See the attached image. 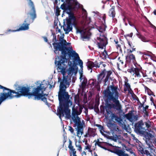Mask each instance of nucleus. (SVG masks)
Segmentation results:
<instances>
[{
  "label": "nucleus",
  "mask_w": 156,
  "mask_h": 156,
  "mask_svg": "<svg viewBox=\"0 0 156 156\" xmlns=\"http://www.w3.org/2000/svg\"><path fill=\"white\" fill-rule=\"evenodd\" d=\"M73 58H71L70 59H68V58H67L68 60L69 61L68 62V65L69 66V67L68 69V75L67 76H65V75L66 73V69L67 68V66L65 64L66 63V62L65 60H67L66 59H63L62 58H56L55 61V64H56L57 63V69L58 72H60L63 75V77L62 79V80L61 79L59 78H58V81L61 80V81H63V79L66 80H67L68 82V84L69 85V82L71 81V76L73 74L74 72L75 71V69L74 66H76L78 63L79 64L78 61L77 62V64L76 65H74L73 64V62L72 60Z\"/></svg>",
  "instance_id": "3"
},
{
  "label": "nucleus",
  "mask_w": 156,
  "mask_h": 156,
  "mask_svg": "<svg viewBox=\"0 0 156 156\" xmlns=\"http://www.w3.org/2000/svg\"><path fill=\"white\" fill-rule=\"evenodd\" d=\"M60 11L59 8L58 6L56 7V14L57 16H59L60 15Z\"/></svg>",
  "instance_id": "37"
},
{
  "label": "nucleus",
  "mask_w": 156,
  "mask_h": 156,
  "mask_svg": "<svg viewBox=\"0 0 156 156\" xmlns=\"http://www.w3.org/2000/svg\"><path fill=\"white\" fill-rule=\"evenodd\" d=\"M104 50L102 52V55L101 56L102 58L104 59H106L107 58V56H108V52L106 50V48H104Z\"/></svg>",
  "instance_id": "27"
},
{
  "label": "nucleus",
  "mask_w": 156,
  "mask_h": 156,
  "mask_svg": "<svg viewBox=\"0 0 156 156\" xmlns=\"http://www.w3.org/2000/svg\"><path fill=\"white\" fill-rule=\"evenodd\" d=\"M127 71L128 72L130 73H134L133 75L135 74L134 76L137 78H140L141 77V75L140 73L142 72V69L141 68H134L133 67H131L130 69H128Z\"/></svg>",
  "instance_id": "12"
},
{
  "label": "nucleus",
  "mask_w": 156,
  "mask_h": 156,
  "mask_svg": "<svg viewBox=\"0 0 156 156\" xmlns=\"http://www.w3.org/2000/svg\"><path fill=\"white\" fill-rule=\"evenodd\" d=\"M69 105L59 107L58 108L57 115L60 118L63 117L64 114L66 115V117L67 119H69L71 117L70 110L69 109Z\"/></svg>",
  "instance_id": "8"
},
{
  "label": "nucleus",
  "mask_w": 156,
  "mask_h": 156,
  "mask_svg": "<svg viewBox=\"0 0 156 156\" xmlns=\"http://www.w3.org/2000/svg\"><path fill=\"white\" fill-rule=\"evenodd\" d=\"M107 27L105 24L103 23L101 26H99L98 28V30L101 33L105 31V30L106 28Z\"/></svg>",
  "instance_id": "23"
},
{
  "label": "nucleus",
  "mask_w": 156,
  "mask_h": 156,
  "mask_svg": "<svg viewBox=\"0 0 156 156\" xmlns=\"http://www.w3.org/2000/svg\"><path fill=\"white\" fill-rule=\"evenodd\" d=\"M94 63V67L96 68H99L100 67V62L98 63V61H95L94 62H93Z\"/></svg>",
  "instance_id": "36"
},
{
  "label": "nucleus",
  "mask_w": 156,
  "mask_h": 156,
  "mask_svg": "<svg viewBox=\"0 0 156 156\" xmlns=\"http://www.w3.org/2000/svg\"><path fill=\"white\" fill-rule=\"evenodd\" d=\"M147 148V149L150 150V151L151 152H153L155 151V147L152 145H150V144L148 145V147Z\"/></svg>",
  "instance_id": "29"
},
{
  "label": "nucleus",
  "mask_w": 156,
  "mask_h": 156,
  "mask_svg": "<svg viewBox=\"0 0 156 156\" xmlns=\"http://www.w3.org/2000/svg\"><path fill=\"white\" fill-rule=\"evenodd\" d=\"M105 106L101 105L100 107V112L103 114H105Z\"/></svg>",
  "instance_id": "31"
},
{
  "label": "nucleus",
  "mask_w": 156,
  "mask_h": 156,
  "mask_svg": "<svg viewBox=\"0 0 156 156\" xmlns=\"http://www.w3.org/2000/svg\"><path fill=\"white\" fill-rule=\"evenodd\" d=\"M133 35V33H130L129 34H127L126 35H125V36L132 37Z\"/></svg>",
  "instance_id": "50"
},
{
  "label": "nucleus",
  "mask_w": 156,
  "mask_h": 156,
  "mask_svg": "<svg viewBox=\"0 0 156 156\" xmlns=\"http://www.w3.org/2000/svg\"><path fill=\"white\" fill-rule=\"evenodd\" d=\"M132 98L134 100H136L137 99V98H138L137 96L134 93L132 95Z\"/></svg>",
  "instance_id": "45"
},
{
  "label": "nucleus",
  "mask_w": 156,
  "mask_h": 156,
  "mask_svg": "<svg viewBox=\"0 0 156 156\" xmlns=\"http://www.w3.org/2000/svg\"><path fill=\"white\" fill-rule=\"evenodd\" d=\"M126 62L125 64L126 67L127 66L129 67L132 65V63L135 66V64L136 63V58L135 55L133 54L127 55L126 57Z\"/></svg>",
  "instance_id": "11"
},
{
  "label": "nucleus",
  "mask_w": 156,
  "mask_h": 156,
  "mask_svg": "<svg viewBox=\"0 0 156 156\" xmlns=\"http://www.w3.org/2000/svg\"><path fill=\"white\" fill-rule=\"evenodd\" d=\"M118 60H119V62H120V63L122 65L123 64L124 62H123V61H122V60H121L120 59V57H119L118 58Z\"/></svg>",
  "instance_id": "60"
},
{
  "label": "nucleus",
  "mask_w": 156,
  "mask_h": 156,
  "mask_svg": "<svg viewBox=\"0 0 156 156\" xmlns=\"http://www.w3.org/2000/svg\"><path fill=\"white\" fill-rule=\"evenodd\" d=\"M145 123L146 127H147V128H149V127H151L150 124H149L147 122H145Z\"/></svg>",
  "instance_id": "54"
},
{
  "label": "nucleus",
  "mask_w": 156,
  "mask_h": 156,
  "mask_svg": "<svg viewBox=\"0 0 156 156\" xmlns=\"http://www.w3.org/2000/svg\"><path fill=\"white\" fill-rule=\"evenodd\" d=\"M137 36L140 38L143 41L146 42L148 41L147 40L146 38L144 36L141 35L140 33H138L136 34Z\"/></svg>",
  "instance_id": "26"
},
{
  "label": "nucleus",
  "mask_w": 156,
  "mask_h": 156,
  "mask_svg": "<svg viewBox=\"0 0 156 156\" xmlns=\"http://www.w3.org/2000/svg\"><path fill=\"white\" fill-rule=\"evenodd\" d=\"M30 1L29 3V5L30 7H31V9H35L34 5L33 3V2L32 1H31V0H29Z\"/></svg>",
  "instance_id": "35"
},
{
  "label": "nucleus",
  "mask_w": 156,
  "mask_h": 156,
  "mask_svg": "<svg viewBox=\"0 0 156 156\" xmlns=\"http://www.w3.org/2000/svg\"><path fill=\"white\" fill-rule=\"evenodd\" d=\"M144 126V123L143 121L142 120L139 121L135 124L134 131L137 134H144L146 130Z\"/></svg>",
  "instance_id": "10"
},
{
  "label": "nucleus",
  "mask_w": 156,
  "mask_h": 156,
  "mask_svg": "<svg viewBox=\"0 0 156 156\" xmlns=\"http://www.w3.org/2000/svg\"><path fill=\"white\" fill-rule=\"evenodd\" d=\"M150 98V100L151 101V103H153V105H154V99L152 97H151Z\"/></svg>",
  "instance_id": "58"
},
{
  "label": "nucleus",
  "mask_w": 156,
  "mask_h": 156,
  "mask_svg": "<svg viewBox=\"0 0 156 156\" xmlns=\"http://www.w3.org/2000/svg\"><path fill=\"white\" fill-rule=\"evenodd\" d=\"M53 35L52 41L55 49L54 52L58 55V58H62L66 59V56H68V59H70L71 58H73L72 60L74 65H76L77 62L78 61L79 65L81 67L82 70H83V62L80 59L79 55L75 51H73V49L68 47L67 46V43L66 40L62 38L59 42L56 43L57 39L55 33H52Z\"/></svg>",
  "instance_id": "1"
},
{
  "label": "nucleus",
  "mask_w": 156,
  "mask_h": 156,
  "mask_svg": "<svg viewBox=\"0 0 156 156\" xmlns=\"http://www.w3.org/2000/svg\"><path fill=\"white\" fill-rule=\"evenodd\" d=\"M97 39L98 40L97 44L99 48L103 49L106 48V45L108 44V39L105 35L100 34Z\"/></svg>",
  "instance_id": "9"
},
{
  "label": "nucleus",
  "mask_w": 156,
  "mask_h": 156,
  "mask_svg": "<svg viewBox=\"0 0 156 156\" xmlns=\"http://www.w3.org/2000/svg\"><path fill=\"white\" fill-rule=\"evenodd\" d=\"M102 65L104 67H105L106 66V65L105 63L104 62L102 61H101L100 62V65Z\"/></svg>",
  "instance_id": "53"
},
{
  "label": "nucleus",
  "mask_w": 156,
  "mask_h": 156,
  "mask_svg": "<svg viewBox=\"0 0 156 156\" xmlns=\"http://www.w3.org/2000/svg\"><path fill=\"white\" fill-rule=\"evenodd\" d=\"M106 69H104L98 75V80L99 82L101 83L105 76Z\"/></svg>",
  "instance_id": "17"
},
{
  "label": "nucleus",
  "mask_w": 156,
  "mask_h": 156,
  "mask_svg": "<svg viewBox=\"0 0 156 156\" xmlns=\"http://www.w3.org/2000/svg\"><path fill=\"white\" fill-rule=\"evenodd\" d=\"M73 147L72 146V141L69 140V144L68 146V147L69 149L70 148H72V147Z\"/></svg>",
  "instance_id": "44"
},
{
  "label": "nucleus",
  "mask_w": 156,
  "mask_h": 156,
  "mask_svg": "<svg viewBox=\"0 0 156 156\" xmlns=\"http://www.w3.org/2000/svg\"><path fill=\"white\" fill-rule=\"evenodd\" d=\"M147 148L145 147L144 146H141L140 144L138 146V151L140 154L142 156H151L152 154L150 153Z\"/></svg>",
  "instance_id": "13"
},
{
  "label": "nucleus",
  "mask_w": 156,
  "mask_h": 156,
  "mask_svg": "<svg viewBox=\"0 0 156 156\" xmlns=\"http://www.w3.org/2000/svg\"><path fill=\"white\" fill-rule=\"evenodd\" d=\"M100 143L101 142L98 141V142H96L95 144L96 145L97 144L98 146L100 147H101L102 146H101V145Z\"/></svg>",
  "instance_id": "56"
},
{
  "label": "nucleus",
  "mask_w": 156,
  "mask_h": 156,
  "mask_svg": "<svg viewBox=\"0 0 156 156\" xmlns=\"http://www.w3.org/2000/svg\"><path fill=\"white\" fill-rule=\"evenodd\" d=\"M95 125L96 126H97L98 128L101 132V133H102V131H104L103 127L101 125H100V124H97Z\"/></svg>",
  "instance_id": "34"
},
{
  "label": "nucleus",
  "mask_w": 156,
  "mask_h": 156,
  "mask_svg": "<svg viewBox=\"0 0 156 156\" xmlns=\"http://www.w3.org/2000/svg\"><path fill=\"white\" fill-rule=\"evenodd\" d=\"M115 7L114 6H112L108 12V16L110 17H112L113 18L115 17Z\"/></svg>",
  "instance_id": "19"
},
{
  "label": "nucleus",
  "mask_w": 156,
  "mask_h": 156,
  "mask_svg": "<svg viewBox=\"0 0 156 156\" xmlns=\"http://www.w3.org/2000/svg\"><path fill=\"white\" fill-rule=\"evenodd\" d=\"M101 83L99 82L98 81L95 83V85H94L95 87L97 89L98 91H99L100 90V84Z\"/></svg>",
  "instance_id": "30"
},
{
  "label": "nucleus",
  "mask_w": 156,
  "mask_h": 156,
  "mask_svg": "<svg viewBox=\"0 0 156 156\" xmlns=\"http://www.w3.org/2000/svg\"><path fill=\"white\" fill-rule=\"evenodd\" d=\"M0 89H2L3 90V92H2L1 93H7L5 91L7 90L9 91V89L8 88L6 87H4L1 85H0Z\"/></svg>",
  "instance_id": "32"
},
{
  "label": "nucleus",
  "mask_w": 156,
  "mask_h": 156,
  "mask_svg": "<svg viewBox=\"0 0 156 156\" xmlns=\"http://www.w3.org/2000/svg\"><path fill=\"white\" fill-rule=\"evenodd\" d=\"M91 148V146L88 144L87 146L85 147V149L87 150H90Z\"/></svg>",
  "instance_id": "55"
},
{
  "label": "nucleus",
  "mask_w": 156,
  "mask_h": 156,
  "mask_svg": "<svg viewBox=\"0 0 156 156\" xmlns=\"http://www.w3.org/2000/svg\"><path fill=\"white\" fill-rule=\"evenodd\" d=\"M76 0H66V2L67 4V5H69V4H71L70 2L71 1H73V2H75Z\"/></svg>",
  "instance_id": "52"
},
{
  "label": "nucleus",
  "mask_w": 156,
  "mask_h": 156,
  "mask_svg": "<svg viewBox=\"0 0 156 156\" xmlns=\"http://www.w3.org/2000/svg\"><path fill=\"white\" fill-rule=\"evenodd\" d=\"M77 32L80 33L81 35L83 33H84V30H82L80 29H77Z\"/></svg>",
  "instance_id": "48"
},
{
  "label": "nucleus",
  "mask_w": 156,
  "mask_h": 156,
  "mask_svg": "<svg viewBox=\"0 0 156 156\" xmlns=\"http://www.w3.org/2000/svg\"><path fill=\"white\" fill-rule=\"evenodd\" d=\"M80 67L81 72L80 73V79L81 80H81H83L82 83V84L83 86H86V85L87 83V78L86 77H84L83 78V73H82L83 72V69L82 71V70H81L82 69H81V67L80 66Z\"/></svg>",
  "instance_id": "18"
},
{
  "label": "nucleus",
  "mask_w": 156,
  "mask_h": 156,
  "mask_svg": "<svg viewBox=\"0 0 156 156\" xmlns=\"http://www.w3.org/2000/svg\"><path fill=\"white\" fill-rule=\"evenodd\" d=\"M125 116L126 119L130 122H133V115L132 113H129L128 114H126L125 115Z\"/></svg>",
  "instance_id": "24"
},
{
  "label": "nucleus",
  "mask_w": 156,
  "mask_h": 156,
  "mask_svg": "<svg viewBox=\"0 0 156 156\" xmlns=\"http://www.w3.org/2000/svg\"><path fill=\"white\" fill-rule=\"evenodd\" d=\"M69 130L70 131L71 133H74V129L71 126H69Z\"/></svg>",
  "instance_id": "46"
},
{
  "label": "nucleus",
  "mask_w": 156,
  "mask_h": 156,
  "mask_svg": "<svg viewBox=\"0 0 156 156\" xmlns=\"http://www.w3.org/2000/svg\"><path fill=\"white\" fill-rule=\"evenodd\" d=\"M73 9V8L71 4L67 5L65 12L69 15V18L66 19V25L64 22L63 26V30L66 34H69V32L72 30V25L76 26V18L72 12Z\"/></svg>",
  "instance_id": "5"
},
{
  "label": "nucleus",
  "mask_w": 156,
  "mask_h": 156,
  "mask_svg": "<svg viewBox=\"0 0 156 156\" xmlns=\"http://www.w3.org/2000/svg\"><path fill=\"white\" fill-rule=\"evenodd\" d=\"M83 108L80 106L79 109L77 108H73L72 109V119L75 125H77V136L81 137L83 133V127L80 121V119L78 116L82 112Z\"/></svg>",
  "instance_id": "6"
},
{
  "label": "nucleus",
  "mask_w": 156,
  "mask_h": 156,
  "mask_svg": "<svg viewBox=\"0 0 156 156\" xmlns=\"http://www.w3.org/2000/svg\"><path fill=\"white\" fill-rule=\"evenodd\" d=\"M107 126L111 130L114 132H118L119 131L118 126L112 123L111 122H108Z\"/></svg>",
  "instance_id": "14"
},
{
  "label": "nucleus",
  "mask_w": 156,
  "mask_h": 156,
  "mask_svg": "<svg viewBox=\"0 0 156 156\" xmlns=\"http://www.w3.org/2000/svg\"><path fill=\"white\" fill-rule=\"evenodd\" d=\"M111 119H114L116 122L119 123H121V122L122 121V119L120 117H119L115 113L112 114Z\"/></svg>",
  "instance_id": "20"
},
{
  "label": "nucleus",
  "mask_w": 156,
  "mask_h": 156,
  "mask_svg": "<svg viewBox=\"0 0 156 156\" xmlns=\"http://www.w3.org/2000/svg\"><path fill=\"white\" fill-rule=\"evenodd\" d=\"M87 66L88 70H90V73L92 71V68L94 67L93 62L91 61H88L87 63Z\"/></svg>",
  "instance_id": "22"
},
{
  "label": "nucleus",
  "mask_w": 156,
  "mask_h": 156,
  "mask_svg": "<svg viewBox=\"0 0 156 156\" xmlns=\"http://www.w3.org/2000/svg\"><path fill=\"white\" fill-rule=\"evenodd\" d=\"M147 93L150 96L153 95L154 97L155 96V95L154 94V93L151 90H150V91H148Z\"/></svg>",
  "instance_id": "39"
},
{
  "label": "nucleus",
  "mask_w": 156,
  "mask_h": 156,
  "mask_svg": "<svg viewBox=\"0 0 156 156\" xmlns=\"http://www.w3.org/2000/svg\"><path fill=\"white\" fill-rule=\"evenodd\" d=\"M112 73V72L111 70L107 71H106L105 74H106V75L105 79L104 80V81L105 83L104 85H107V82L111 79L110 76Z\"/></svg>",
  "instance_id": "16"
},
{
  "label": "nucleus",
  "mask_w": 156,
  "mask_h": 156,
  "mask_svg": "<svg viewBox=\"0 0 156 156\" xmlns=\"http://www.w3.org/2000/svg\"><path fill=\"white\" fill-rule=\"evenodd\" d=\"M29 15L30 17L29 16L25 20L24 22L23 23L20 27L16 30H12L9 29L7 30L5 32L6 34H8L10 32H16L20 30H27L29 29V26L30 23H33L34 19L37 17L35 9H31L30 12L27 14Z\"/></svg>",
  "instance_id": "7"
},
{
  "label": "nucleus",
  "mask_w": 156,
  "mask_h": 156,
  "mask_svg": "<svg viewBox=\"0 0 156 156\" xmlns=\"http://www.w3.org/2000/svg\"><path fill=\"white\" fill-rule=\"evenodd\" d=\"M106 19V15L105 14H104L103 17L102 19L104 21V23H103L105 24V20Z\"/></svg>",
  "instance_id": "49"
},
{
  "label": "nucleus",
  "mask_w": 156,
  "mask_h": 156,
  "mask_svg": "<svg viewBox=\"0 0 156 156\" xmlns=\"http://www.w3.org/2000/svg\"><path fill=\"white\" fill-rule=\"evenodd\" d=\"M110 0H103L101 2L104 4H105L107 3V2L110 1Z\"/></svg>",
  "instance_id": "57"
},
{
  "label": "nucleus",
  "mask_w": 156,
  "mask_h": 156,
  "mask_svg": "<svg viewBox=\"0 0 156 156\" xmlns=\"http://www.w3.org/2000/svg\"><path fill=\"white\" fill-rule=\"evenodd\" d=\"M149 106L148 105H146L145 107H143V111L146 112L147 109L148 108Z\"/></svg>",
  "instance_id": "51"
},
{
  "label": "nucleus",
  "mask_w": 156,
  "mask_h": 156,
  "mask_svg": "<svg viewBox=\"0 0 156 156\" xmlns=\"http://www.w3.org/2000/svg\"><path fill=\"white\" fill-rule=\"evenodd\" d=\"M114 43L115 45L116 48L119 49L120 51L122 52V50L121 47V45L120 43L119 42L117 39H115L114 40Z\"/></svg>",
  "instance_id": "21"
},
{
  "label": "nucleus",
  "mask_w": 156,
  "mask_h": 156,
  "mask_svg": "<svg viewBox=\"0 0 156 156\" xmlns=\"http://www.w3.org/2000/svg\"><path fill=\"white\" fill-rule=\"evenodd\" d=\"M69 86L67 80L63 79L61 81L59 86V89L58 92V98L59 101V107L70 105L72 104V102L69 100L70 96L68 92L66 91L67 88L66 85Z\"/></svg>",
  "instance_id": "4"
},
{
  "label": "nucleus",
  "mask_w": 156,
  "mask_h": 156,
  "mask_svg": "<svg viewBox=\"0 0 156 156\" xmlns=\"http://www.w3.org/2000/svg\"><path fill=\"white\" fill-rule=\"evenodd\" d=\"M132 48V50H133V51H135L136 50V48H135V46H133L132 47V48Z\"/></svg>",
  "instance_id": "63"
},
{
  "label": "nucleus",
  "mask_w": 156,
  "mask_h": 156,
  "mask_svg": "<svg viewBox=\"0 0 156 156\" xmlns=\"http://www.w3.org/2000/svg\"><path fill=\"white\" fill-rule=\"evenodd\" d=\"M67 5L66 3H63L61 5V8L63 10L64 12H65Z\"/></svg>",
  "instance_id": "33"
},
{
  "label": "nucleus",
  "mask_w": 156,
  "mask_h": 156,
  "mask_svg": "<svg viewBox=\"0 0 156 156\" xmlns=\"http://www.w3.org/2000/svg\"><path fill=\"white\" fill-rule=\"evenodd\" d=\"M141 73H142L143 76L144 77H145L147 76V75L146 74V73H144L142 71V72H141Z\"/></svg>",
  "instance_id": "59"
},
{
  "label": "nucleus",
  "mask_w": 156,
  "mask_h": 156,
  "mask_svg": "<svg viewBox=\"0 0 156 156\" xmlns=\"http://www.w3.org/2000/svg\"><path fill=\"white\" fill-rule=\"evenodd\" d=\"M124 87V91H126L127 90L128 91H129L130 90H131V88L130 84L127 82H125Z\"/></svg>",
  "instance_id": "25"
},
{
  "label": "nucleus",
  "mask_w": 156,
  "mask_h": 156,
  "mask_svg": "<svg viewBox=\"0 0 156 156\" xmlns=\"http://www.w3.org/2000/svg\"><path fill=\"white\" fill-rule=\"evenodd\" d=\"M127 43H128V45L130 46V48H132V45H131V44L132 43H130L129 41H128Z\"/></svg>",
  "instance_id": "62"
},
{
  "label": "nucleus",
  "mask_w": 156,
  "mask_h": 156,
  "mask_svg": "<svg viewBox=\"0 0 156 156\" xmlns=\"http://www.w3.org/2000/svg\"><path fill=\"white\" fill-rule=\"evenodd\" d=\"M127 55H131L133 54L132 53V52L133 51H133V50H127Z\"/></svg>",
  "instance_id": "43"
},
{
  "label": "nucleus",
  "mask_w": 156,
  "mask_h": 156,
  "mask_svg": "<svg viewBox=\"0 0 156 156\" xmlns=\"http://www.w3.org/2000/svg\"><path fill=\"white\" fill-rule=\"evenodd\" d=\"M112 152L117 154L119 156H129L128 154L125 153L123 151L117 148H115L113 151H111Z\"/></svg>",
  "instance_id": "15"
},
{
  "label": "nucleus",
  "mask_w": 156,
  "mask_h": 156,
  "mask_svg": "<svg viewBox=\"0 0 156 156\" xmlns=\"http://www.w3.org/2000/svg\"><path fill=\"white\" fill-rule=\"evenodd\" d=\"M69 149L71 150V152H70V156H72V153H76V151L75 150V149L73 147H72V148H70Z\"/></svg>",
  "instance_id": "38"
},
{
  "label": "nucleus",
  "mask_w": 156,
  "mask_h": 156,
  "mask_svg": "<svg viewBox=\"0 0 156 156\" xmlns=\"http://www.w3.org/2000/svg\"><path fill=\"white\" fill-rule=\"evenodd\" d=\"M76 147H78L77 150L79 151L80 152H81L82 151V147L80 144L78 145L77 146L76 144Z\"/></svg>",
  "instance_id": "42"
},
{
  "label": "nucleus",
  "mask_w": 156,
  "mask_h": 156,
  "mask_svg": "<svg viewBox=\"0 0 156 156\" xmlns=\"http://www.w3.org/2000/svg\"><path fill=\"white\" fill-rule=\"evenodd\" d=\"M89 32L84 30V33H83L82 34V37L84 39H87L89 38Z\"/></svg>",
  "instance_id": "28"
},
{
  "label": "nucleus",
  "mask_w": 156,
  "mask_h": 156,
  "mask_svg": "<svg viewBox=\"0 0 156 156\" xmlns=\"http://www.w3.org/2000/svg\"><path fill=\"white\" fill-rule=\"evenodd\" d=\"M118 87L113 85H108L106 89L103 91L104 98L105 102V116L108 117L109 115L113 114L111 111L112 108L120 110L121 106L118 100L119 94L118 91Z\"/></svg>",
  "instance_id": "2"
},
{
  "label": "nucleus",
  "mask_w": 156,
  "mask_h": 156,
  "mask_svg": "<svg viewBox=\"0 0 156 156\" xmlns=\"http://www.w3.org/2000/svg\"><path fill=\"white\" fill-rule=\"evenodd\" d=\"M129 93L130 94H131V95H133V90H130L129 91H128Z\"/></svg>",
  "instance_id": "64"
},
{
  "label": "nucleus",
  "mask_w": 156,
  "mask_h": 156,
  "mask_svg": "<svg viewBox=\"0 0 156 156\" xmlns=\"http://www.w3.org/2000/svg\"><path fill=\"white\" fill-rule=\"evenodd\" d=\"M43 39L46 42H48V40L47 37H43Z\"/></svg>",
  "instance_id": "61"
},
{
  "label": "nucleus",
  "mask_w": 156,
  "mask_h": 156,
  "mask_svg": "<svg viewBox=\"0 0 156 156\" xmlns=\"http://www.w3.org/2000/svg\"><path fill=\"white\" fill-rule=\"evenodd\" d=\"M138 116L137 115H134L133 116V121H136L138 119Z\"/></svg>",
  "instance_id": "47"
},
{
  "label": "nucleus",
  "mask_w": 156,
  "mask_h": 156,
  "mask_svg": "<svg viewBox=\"0 0 156 156\" xmlns=\"http://www.w3.org/2000/svg\"><path fill=\"white\" fill-rule=\"evenodd\" d=\"M90 80H92L93 81L91 83L90 85L92 86H94L95 85V83L96 82V80L94 79H91Z\"/></svg>",
  "instance_id": "40"
},
{
  "label": "nucleus",
  "mask_w": 156,
  "mask_h": 156,
  "mask_svg": "<svg viewBox=\"0 0 156 156\" xmlns=\"http://www.w3.org/2000/svg\"><path fill=\"white\" fill-rule=\"evenodd\" d=\"M142 85L144 87L145 92H147L148 91H150V89H149L144 84H142Z\"/></svg>",
  "instance_id": "41"
}]
</instances>
